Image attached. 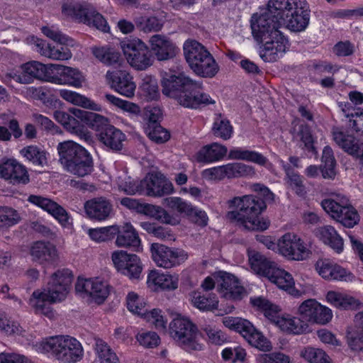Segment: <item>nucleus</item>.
I'll return each instance as SVG.
<instances>
[{"instance_id":"nucleus-61","label":"nucleus","mask_w":363,"mask_h":363,"mask_svg":"<svg viewBox=\"0 0 363 363\" xmlns=\"http://www.w3.org/2000/svg\"><path fill=\"white\" fill-rule=\"evenodd\" d=\"M94 56L102 62L111 65L118 62L121 55L110 48H100L93 50Z\"/></svg>"},{"instance_id":"nucleus-37","label":"nucleus","mask_w":363,"mask_h":363,"mask_svg":"<svg viewBox=\"0 0 363 363\" xmlns=\"http://www.w3.org/2000/svg\"><path fill=\"white\" fill-rule=\"evenodd\" d=\"M228 157L230 160H245L253 162L260 166H265L268 162V159L262 154L242 147H233L230 149L228 152Z\"/></svg>"},{"instance_id":"nucleus-59","label":"nucleus","mask_w":363,"mask_h":363,"mask_svg":"<svg viewBox=\"0 0 363 363\" xmlns=\"http://www.w3.org/2000/svg\"><path fill=\"white\" fill-rule=\"evenodd\" d=\"M347 341L350 348L353 351L363 350V328L357 325L356 328L348 331Z\"/></svg>"},{"instance_id":"nucleus-21","label":"nucleus","mask_w":363,"mask_h":363,"mask_svg":"<svg viewBox=\"0 0 363 363\" xmlns=\"http://www.w3.org/2000/svg\"><path fill=\"white\" fill-rule=\"evenodd\" d=\"M86 216L94 221H104L108 219L113 211L111 201L104 196L95 197L84 204Z\"/></svg>"},{"instance_id":"nucleus-64","label":"nucleus","mask_w":363,"mask_h":363,"mask_svg":"<svg viewBox=\"0 0 363 363\" xmlns=\"http://www.w3.org/2000/svg\"><path fill=\"white\" fill-rule=\"evenodd\" d=\"M303 357L311 363H329L330 357L320 349L307 348L302 352Z\"/></svg>"},{"instance_id":"nucleus-55","label":"nucleus","mask_w":363,"mask_h":363,"mask_svg":"<svg viewBox=\"0 0 363 363\" xmlns=\"http://www.w3.org/2000/svg\"><path fill=\"white\" fill-rule=\"evenodd\" d=\"M118 232V225L90 229L89 235L90 238L98 242H105L114 238Z\"/></svg>"},{"instance_id":"nucleus-48","label":"nucleus","mask_w":363,"mask_h":363,"mask_svg":"<svg viewBox=\"0 0 363 363\" xmlns=\"http://www.w3.org/2000/svg\"><path fill=\"white\" fill-rule=\"evenodd\" d=\"M21 153L33 164L43 167L48 164L47 152L35 145L25 147Z\"/></svg>"},{"instance_id":"nucleus-13","label":"nucleus","mask_w":363,"mask_h":363,"mask_svg":"<svg viewBox=\"0 0 363 363\" xmlns=\"http://www.w3.org/2000/svg\"><path fill=\"white\" fill-rule=\"evenodd\" d=\"M277 249L281 255L291 260H304L311 255L307 245L294 233L282 235L277 242Z\"/></svg>"},{"instance_id":"nucleus-63","label":"nucleus","mask_w":363,"mask_h":363,"mask_svg":"<svg viewBox=\"0 0 363 363\" xmlns=\"http://www.w3.org/2000/svg\"><path fill=\"white\" fill-rule=\"evenodd\" d=\"M167 206L180 213H184L189 216V213L192 212L194 206L190 203L183 200L180 197H169L165 199Z\"/></svg>"},{"instance_id":"nucleus-7","label":"nucleus","mask_w":363,"mask_h":363,"mask_svg":"<svg viewBox=\"0 0 363 363\" xmlns=\"http://www.w3.org/2000/svg\"><path fill=\"white\" fill-rule=\"evenodd\" d=\"M222 322L225 327L240 333L252 347L263 352L271 350V342L248 320L227 316L223 318Z\"/></svg>"},{"instance_id":"nucleus-31","label":"nucleus","mask_w":363,"mask_h":363,"mask_svg":"<svg viewBox=\"0 0 363 363\" xmlns=\"http://www.w3.org/2000/svg\"><path fill=\"white\" fill-rule=\"evenodd\" d=\"M52 64L44 65L37 61L23 64L21 69L23 75L29 79V84L33 78L50 82L52 72Z\"/></svg>"},{"instance_id":"nucleus-15","label":"nucleus","mask_w":363,"mask_h":363,"mask_svg":"<svg viewBox=\"0 0 363 363\" xmlns=\"http://www.w3.org/2000/svg\"><path fill=\"white\" fill-rule=\"evenodd\" d=\"M127 308L134 314L144 317L148 322L153 324L156 329L164 330L166 329L167 320L164 319L159 309L149 311L145 303L134 293L130 292L126 298Z\"/></svg>"},{"instance_id":"nucleus-51","label":"nucleus","mask_w":363,"mask_h":363,"mask_svg":"<svg viewBox=\"0 0 363 363\" xmlns=\"http://www.w3.org/2000/svg\"><path fill=\"white\" fill-rule=\"evenodd\" d=\"M140 89L147 100H156L159 96L157 79L150 75L143 77L140 84Z\"/></svg>"},{"instance_id":"nucleus-9","label":"nucleus","mask_w":363,"mask_h":363,"mask_svg":"<svg viewBox=\"0 0 363 363\" xmlns=\"http://www.w3.org/2000/svg\"><path fill=\"white\" fill-rule=\"evenodd\" d=\"M171 336L185 350H201L202 346L198 342L199 333L197 327L189 319L177 317L169 324Z\"/></svg>"},{"instance_id":"nucleus-27","label":"nucleus","mask_w":363,"mask_h":363,"mask_svg":"<svg viewBox=\"0 0 363 363\" xmlns=\"http://www.w3.org/2000/svg\"><path fill=\"white\" fill-rule=\"evenodd\" d=\"M71 114L63 111H55L54 117L65 128L70 132L75 133L81 140L87 143H92V137L89 131L84 130L80 124V120L77 118L70 111Z\"/></svg>"},{"instance_id":"nucleus-12","label":"nucleus","mask_w":363,"mask_h":363,"mask_svg":"<svg viewBox=\"0 0 363 363\" xmlns=\"http://www.w3.org/2000/svg\"><path fill=\"white\" fill-rule=\"evenodd\" d=\"M150 252L155 264L164 269L179 266L188 258V254L184 250L172 248L160 243H152Z\"/></svg>"},{"instance_id":"nucleus-26","label":"nucleus","mask_w":363,"mask_h":363,"mask_svg":"<svg viewBox=\"0 0 363 363\" xmlns=\"http://www.w3.org/2000/svg\"><path fill=\"white\" fill-rule=\"evenodd\" d=\"M27 200L52 215L62 225H66L68 223L69 216L66 210L52 199L40 195L31 194Z\"/></svg>"},{"instance_id":"nucleus-32","label":"nucleus","mask_w":363,"mask_h":363,"mask_svg":"<svg viewBox=\"0 0 363 363\" xmlns=\"http://www.w3.org/2000/svg\"><path fill=\"white\" fill-rule=\"evenodd\" d=\"M116 244L118 247H130L138 251L140 247L141 240L137 230L130 223L123 225L118 226V232Z\"/></svg>"},{"instance_id":"nucleus-47","label":"nucleus","mask_w":363,"mask_h":363,"mask_svg":"<svg viewBox=\"0 0 363 363\" xmlns=\"http://www.w3.org/2000/svg\"><path fill=\"white\" fill-rule=\"evenodd\" d=\"M136 28L145 33L158 32L163 26L161 21L155 16H136L133 18Z\"/></svg>"},{"instance_id":"nucleus-44","label":"nucleus","mask_w":363,"mask_h":363,"mask_svg":"<svg viewBox=\"0 0 363 363\" xmlns=\"http://www.w3.org/2000/svg\"><path fill=\"white\" fill-rule=\"evenodd\" d=\"M191 301L194 307L203 311H213L218 306V300L215 294L205 296L194 291L191 294Z\"/></svg>"},{"instance_id":"nucleus-58","label":"nucleus","mask_w":363,"mask_h":363,"mask_svg":"<svg viewBox=\"0 0 363 363\" xmlns=\"http://www.w3.org/2000/svg\"><path fill=\"white\" fill-rule=\"evenodd\" d=\"M104 98L111 104L130 113L138 115L140 112V108L136 104L123 100L110 94H105Z\"/></svg>"},{"instance_id":"nucleus-39","label":"nucleus","mask_w":363,"mask_h":363,"mask_svg":"<svg viewBox=\"0 0 363 363\" xmlns=\"http://www.w3.org/2000/svg\"><path fill=\"white\" fill-rule=\"evenodd\" d=\"M227 147L217 143L203 147L199 152L198 160L203 162H212L222 159L227 153Z\"/></svg>"},{"instance_id":"nucleus-8","label":"nucleus","mask_w":363,"mask_h":363,"mask_svg":"<svg viewBox=\"0 0 363 363\" xmlns=\"http://www.w3.org/2000/svg\"><path fill=\"white\" fill-rule=\"evenodd\" d=\"M127 62L137 70H145L154 62L149 47L139 38H125L120 43Z\"/></svg>"},{"instance_id":"nucleus-20","label":"nucleus","mask_w":363,"mask_h":363,"mask_svg":"<svg viewBox=\"0 0 363 363\" xmlns=\"http://www.w3.org/2000/svg\"><path fill=\"white\" fill-rule=\"evenodd\" d=\"M106 76L111 87L116 91L128 98L134 96L136 84L129 72L125 70L108 71Z\"/></svg>"},{"instance_id":"nucleus-6","label":"nucleus","mask_w":363,"mask_h":363,"mask_svg":"<svg viewBox=\"0 0 363 363\" xmlns=\"http://www.w3.org/2000/svg\"><path fill=\"white\" fill-rule=\"evenodd\" d=\"M43 352L50 353L57 359L65 363H75L83 356L81 343L70 336H52L40 344Z\"/></svg>"},{"instance_id":"nucleus-50","label":"nucleus","mask_w":363,"mask_h":363,"mask_svg":"<svg viewBox=\"0 0 363 363\" xmlns=\"http://www.w3.org/2000/svg\"><path fill=\"white\" fill-rule=\"evenodd\" d=\"M213 134L225 140L230 139L233 133V128L229 120L218 115L214 120L212 127Z\"/></svg>"},{"instance_id":"nucleus-57","label":"nucleus","mask_w":363,"mask_h":363,"mask_svg":"<svg viewBox=\"0 0 363 363\" xmlns=\"http://www.w3.org/2000/svg\"><path fill=\"white\" fill-rule=\"evenodd\" d=\"M326 298L333 306L340 309H347L354 303L352 297L333 291L328 292Z\"/></svg>"},{"instance_id":"nucleus-24","label":"nucleus","mask_w":363,"mask_h":363,"mask_svg":"<svg viewBox=\"0 0 363 363\" xmlns=\"http://www.w3.org/2000/svg\"><path fill=\"white\" fill-rule=\"evenodd\" d=\"M75 289L78 292L89 294L98 304L102 303L110 292L108 284L98 278L78 279Z\"/></svg>"},{"instance_id":"nucleus-3","label":"nucleus","mask_w":363,"mask_h":363,"mask_svg":"<svg viewBox=\"0 0 363 363\" xmlns=\"http://www.w3.org/2000/svg\"><path fill=\"white\" fill-rule=\"evenodd\" d=\"M57 149L59 162L67 172L84 177L94 171L92 156L82 145L67 140L60 143Z\"/></svg>"},{"instance_id":"nucleus-25","label":"nucleus","mask_w":363,"mask_h":363,"mask_svg":"<svg viewBox=\"0 0 363 363\" xmlns=\"http://www.w3.org/2000/svg\"><path fill=\"white\" fill-rule=\"evenodd\" d=\"M150 51L158 61H166L174 58L178 48L167 36L155 34L149 40Z\"/></svg>"},{"instance_id":"nucleus-46","label":"nucleus","mask_w":363,"mask_h":363,"mask_svg":"<svg viewBox=\"0 0 363 363\" xmlns=\"http://www.w3.org/2000/svg\"><path fill=\"white\" fill-rule=\"evenodd\" d=\"M280 163L286 174V182L290 188L299 195L303 196L306 193L305 186L301 176L296 173L289 163L281 160Z\"/></svg>"},{"instance_id":"nucleus-33","label":"nucleus","mask_w":363,"mask_h":363,"mask_svg":"<svg viewBox=\"0 0 363 363\" xmlns=\"http://www.w3.org/2000/svg\"><path fill=\"white\" fill-rule=\"evenodd\" d=\"M30 255L40 264L53 262L57 258L55 246L49 242H35L30 248Z\"/></svg>"},{"instance_id":"nucleus-56","label":"nucleus","mask_w":363,"mask_h":363,"mask_svg":"<svg viewBox=\"0 0 363 363\" xmlns=\"http://www.w3.org/2000/svg\"><path fill=\"white\" fill-rule=\"evenodd\" d=\"M145 132L148 138L158 144L167 142L169 138V133L162 128L160 124L158 125H145Z\"/></svg>"},{"instance_id":"nucleus-18","label":"nucleus","mask_w":363,"mask_h":363,"mask_svg":"<svg viewBox=\"0 0 363 363\" xmlns=\"http://www.w3.org/2000/svg\"><path fill=\"white\" fill-rule=\"evenodd\" d=\"M140 187L147 196L152 197H162L174 191L172 183L160 172L148 174L140 182Z\"/></svg>"},{"instance_id":"nucleus-62","label":"nucleus","mask_w":363,"mask_h":363,"mask_svg":"<svg viewBox=\"0 0 363 363\" xmlns=\"http://www.w3.org/2000/svg\"><path fill=\"white\" fill-rule=\"evenodd\" d=\"M138 212L152 217L160 218L164 223H169L170 216L165 210L160 206L148 203H141V211H138Z\"/></svg>"},{"instance_id":"nucleus-43","label":"nucleus","mask_w":363,"mask_h":363,"mask_svg":"<svg viewBox=\"0 0 363 363\" xmlns=\"http://www.w3.org/2000/svg\"><path fill=\"white\" fill-rule=\"evenodd\" d=\"M250 303L254 307L263 311L265 317L277 326V320L281 319L282 316L279 315L277 306L261 296L250 298Z\"/></svg>"},{"instance_id":"nucleus-49","label":"nucleus","mask_w":363,"mask_h":363,"mask_svg":"<svg viewBox=\"0 0 363 363\" xmlns=\"http://www.w3.org/2000/svg\"><path fill=\"white\" fill-rule=\"evenodd\" d=\"M323 164L320 172L324 179H333L335 176V160L333 151L329 146H325L323 150L321 159Z\"/></svg>"},{"instance_id":"nucleus-19","label":"nucleus","mask_w":363,"mask_h":363,"mask_svg":"<svg viewBox=\"0 0 363 363\" xmlns=\"http://www.w3.org/2000/svg\"><path fill=\"white\" fill-rule=\"evenodd\" d=\"M112 261L117 269L131 279H138L143 267L140 258L135 254L117 250L112 254Z\"/></svg>"},{"instance_id":"nucleus-22","label":"nucleus","mask_w":363,"mask_h":363,"mask_svg":"<svg viewBox=\"0 0 363 363\" xmlns=\"http://www.w3.org/2000/svg\"><path fill=\"white\" fill-rule=\"evenodd\" d=\"M0 177L13 185H26L30 182L26 167L12 159L0 164Z\"/></svg>"},{"instance_id":"nucleus-4","label":"nucleus","mask_w":363,"mask_h":363,"mask_svg":"<svg viewBox=\"0 0 363 363\" xmlns=\"http://www.w3.org/2000/svg\"><path fill=\"white\" fill-rule=\"evenodd\" d=\"M184 58L192 72L203 78H213L219 66L211 53L201 43L188 39L183 45Z\"/></svg>"},{"instance_id":"nucleus-16","label":"nucleus","mask_w":363,"mask_h":363,"mask_svg":"<svg viewBox=\"0 0 363 363\" xmlns=\"http://www.w3.org/2000/svg\"><path fill=\"white\" fill-rule=\"evenodd\" d=\"M216 289L226 300L240 301L246 296V290L233 274L220 271L216 275Z\"/></svg>"},{"instance_id":"nucleus-42","label":"nucleus","mask_w":363,"mask_h":363,"mask_svg":"<svg viewBox=\"0 0 363 363\" xmlns=\"http://www.w3.org/2000/svg\"><path fill=\"white\" fill-rule=\"evenodd\" d=\"M343 204L338 213L339 217L336 220L347 228H353L359 220V216L357 210L348 204V200L342 197Z\"/></svg>"},{"instance_id":"nucleus-5","label":"nucleus","mask_w":363,"mask_h":363,"mask_svg":"<svg viewBox=\"0 0 363 363\" xmlns=\"http://www.w3.org/2000/svg\"><path fill=\"white\" fill-rule=\"evenodd\" d=\"M274 10L281 24L292 32L304 31L310 21L309 5L306 0H274Z\"/></svg>"},{"instance_id":"nucleus-45","label":"nucleus","mask_w":363,"mask_h":363,"mask_svg":"<svg viewBox=\"0 0 363 363\" xmlns=\"http://www.w3.org/2000/svg\"><path fill=\"white\" fill-rule=\"evenodd\" d=\"M147 283H151L162 289L174 290L178 287V280L171 274L152 271L147 277Z\"/></svg>"},{"instance_id":"nucleus-17","label":"nucleus","mask_w":363,"mask_h":363,"mask_svg":"<svg viewBox=\"0 0 363 363\" xmlns=\"http://www.w3.org/2000/svg\"><path fill=\"white\" fill-rule=\"evenodd\" d=\"M72 280L73 275L68 269L58 270L52 275L47 289H44L51 302L61 301L66 298Z\"/></svg>"},{"instance_id":"nucleus-11","label":"nucleus","mask_w":363,"mask_h":363,"mask_svg":"<svg viewBox=\"0 0 363 363\" xmlns=\"http://www.w3.org/2000/svg\"><path fill=\"white\" fill-rule=\"evenodd\" d=\"M62 12L79 22L94 27L104 33H108L110 30L106 20L93 8L80 5L64 4Z\"/></svg>"},{"instance_id":"nucleus-52","label":"nucleus","mask_w":363,"mask_h":363,"mask_svg":"<svg viewBox=\"0 0 363 363\" xmlns=\"http://www.w3.org/2000/svg\"><path fill=\"white\" fill-rule=\"evenodd\" d=\"M140 227L147 233L152 235L154 237L162 240H174V235L171 230L163 226L158 225L155 223L141 222Z\"/></svg>"},{"instance_id":"nucleus-35","label":"nucleus","mask_w":363,"mask_h":363,"mask_svg":"<svg viewBox=\"0 0 363 363\" xmlns=\"http://www.w3.org/2000/svg\"><path fill=\"white\" fill-rule=\"evenodd\" d=\"M267 278L279 289L288 291L289 294L294 296L300 295L299 291L294 287V281L291 274L286 271L277 267Z\"/></svg>"},{"instance_id":"nucleus-34","label":"nucleus","mask_w":363,"mask_h":363,"mask_svg":"<svg viewBox=\"0 0 363 363\" xmlns=\"http://www.w3.org/2000/svg\"><path fill=\"white\" fill-rule=\"evenodd\" d=\"M248 258L251 268L257 274L267 278L277 267L274 262L255 250L248 252Z\"/></svg>"},{"instance_id":"nucleus-54","label":"nucleus","mask_w":363,"mask_h":363,"mask_svg":"<svg viewBox=\"0 0 363 363\" xmlns=\"http://www.w3.org/2000/svg\"><path fill=\"white\" fill-rule=\"evenodd\" d=\"M100 363H118L116 354L102 340H97L95 347Z\"/></svg>"},{"instance_id":"nucleus-29","label":"nucleus","mask_w":363,"mask_h":363,"mask_svg":"<svg viewBox=\"0 0 363 363\" xmlns=\"http://www.w3.org/2000/svg\"><path fill=\"white\" fill-rule=\"evenodd\" d=\"M70 111L80 120L81 122L85 123L89 128L95 130L100 133L104 129L108 126H111L108 123L107 118L91 111H84L76 108H70Z\"/></svg>"},{"instance_id":"nucleus-38","label":"nucleus","mask_w":363,"mask_h":363,"mask_svg":"<svg viewBox=\"0 0 363 363\" xmlns=\"http://www.w3.org/2000/svg\"><path fill=\"white\" fill-rule=\"evenodd\" d=\"M36 46L39 48V52L42 55L52 60H66L72 57L69 49L63 45L52 46L38 39L36 41Z\"/></svg>"},{"instance_id":"nucleus-36","label":"nucleus","mask_w":363,"mask_h":363,"mask_svg":"<svg viewBox=\"0 0 363 363\" xmlns=\"http://www.w3.org/2000/svg\"><path fill=\"white\" fill-rule=\"evenodd\" d=\"M316 235L325 244L328 245L337 253H340L343 250V240L337 233L335 229L331 225H324L316 229Z\"/></svg>"},{"instance_id":"nucleus-10","label":"nucleus","mask_w":363,"mask_h":363,"mask_svg":"<svg viewBox=\"0 0 363 363\" xmlns=\"http://www.w3.org/2000/svg\"><path fill=\"white\" fill-rule=\"evenodd\" d=\"M274 0H269L267 4V11L259 15L254 14L251 19V28L254 38L260 43L271 33L277 31L282 26L281 20L277 16V11H274Z\"/></svg>"},{"instance_id":"nucleus-30","label":"nucleus","mask_w":363,"mask_h":363,"mask_svg":"<svg viewBox=\"0 0 363 363\" xmlns=\"http://www.w3.org/2000/svg\"><path fill=\"white\" fill-rule=\"evenodd\" d=\"M332 135L333 140L345 152L352 156H359L360 146L353 135L348 134L340 127H333Z\"/></svg>"},{"instance_id":"nucleus-60","label":"nucleus","mask_w":363,"mask_h":363,"mask_svg":"<svg viewBox=\"0 0 363 363\" xmlns=\"http://www.w3.org/2000/svg\"><path fill=\"white\" fill-rule=\"evenodd\" d=\"M20 217L17 211L11 208H0V229L9 228L18 223Z\"/></svg>"},{"instance_id":"nucleus-2","label":"nucleus","mask_w":363,"mask_h":363,"mask_svg":"<svg viewBox=\"0 0 363 363\" xmlns=\"http://www.w3.org/2000/svg\"><path fill=\"white\" fill-rule=\"evenodd\" d=\"M230 208L236 210L229 211L226 217L231 221H236L249 230H264L269 223L261 220L259 216L267 208L264 201L255 195L235 196L228 201Z\"/></svg>"},{"instance_id":"nucleus-14","label":"nucleus","mask_w":363,"mask_h":363,"mask_svg":"<svg viewBox=\"0 0 363 363\" xmlns=\"http://www.w3.org/2000/svg\"><path fill=\"white\" fill-rule=\"evenodd\" d=\"M260 43H263V48L259 52V56L267 62L277 61L290 48L288 38L279 30L271 33L269 36Z\"/></svg>"},{"instance_id":"nucleus-23","label":"nucleus","mask_w":363,"mask_h":363,"mask_svg":"<svg viewBox=\"0 0 363 363\" xmlns=\"http://www.w3.org/2000/svg\"><path fill=\"white\" fill-rule=\"evenodd\" d=\"M51 67H52L53 74H52L50 82L76 88L82 86L84 79L79 69L57 64L51 65Z\"/></svg>"},{"instance_id":"nucleus-53","label":"nucleus","mask_w":363,"mask_h":363,"mask_svg":"<svg viewBox=\"0 0 363 363\" xmlns=\"http://www.w3.org/2000/svg\"><path fill=\"white\" fill-rule=\"evenodd\" d=\"M292 134L293 140H300L303 143L304 147L309 151L313 152L315 150L313 138L308 125L300 124L297 128H294Z\"/></svg>"},{"instance_id":"nucleus-40","label":"nucleus","mask_w":363,"mask_h":363,"mask_svg":"<svg viewBox=\"0 0 363 363\" xmlns=\"http://www.w3.org/2000/svg\"><path fill=\"white\" fill-rule=\"evenodd\" d=\"M277 327L284 332L296 335L306 332L308 325L300 317L296 318L287 315L282 316L281 319L277 320Z\"/></svg>"},{"instance_id":"nucleus-1","label":"nucleus","mask_w":363,"mask_h":363,"mask_svg":"<svg viewBox=\"0 0 363 363\" xmlns=\"http://www.w3.org/2000/svg\"><path fill=\"white\" fill-rule=\"evenodd\" d=\"M161 84L163 94L175 99L184 107L196 108L202 104L215 103L208 94L201 91L202 82L193 80L184 74L164 77Z\"/></svg>"},{"instance_id":"nucleus-28","label":"nucleus","mask_w":363,"mask_h":363,"mask_svg":"<svg viewBox=\"0 0 363 363\" xmlns=\"http://www.w3.org/2000/svg\"><path fill=\"white\" fill-rule=\"evenodd\" d=\"M96 137L106 147L116 152L123 149V143L125 140V135L113 125L108 126L97 133Z\"/></svg>"},{"instance_id":"nucleus-41","label":"nucleus","mask_w":363,"mask_h":363,"mask_svg":"<svg viewBox=\"0 0 363 363\" xmlns=\"http://www.w3.org/2000/svg\"><path fill=\"white\" fill-rule=\"evenodd\" d=\"M59 95L67 102L74 105L82 106L84 108H89L94 111H99L100 106L91 101L87 97L75 91L67 89H60Z\"/></svg>"}]
</instances>
